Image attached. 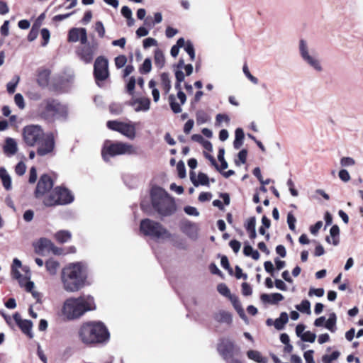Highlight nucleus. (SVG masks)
I'll list each match as a JSON object with an SVG mask.
<instances>
[{"mask_svg":"<svg viewBox=\"0 0 363 363\" xmlns=\"http://www.w3.org/2000/svg\"><path fill=\"white\" fill-rule=\"evenodd\" d=\"M179 229L190 240H196L199 238L200 228L198 223L187 219H183L179 223Z\"/></svg>","mask_w":363,"mask_h":363,"instance_id":"ddd939ff","label":"nucleus"},{"mask_svg":"<svg viewBox=\"0 0 363 363\" xmlns=\"http://www.w3.org/2000/svg\"><path fill=\"white\" fill-rule=\"evenodd\" d=\"M151 199L154 208L163 216H170L176 211L174 199L160 187L155 186L152 189Z\"/></svg>","mask_w":363,"mask_h":363,"instance_id":"20e7f679","label":"nucleus"},{"mask_svg":"<svg viewBox=\"0 0 363 363\" xmlns=\"http://www.w3.org/2000/svg\"><path fill=\"white\" fill-rule=\"evenodd\" d=\"M324 289L323 288H319V289H314V288H311L310 289L309 291H308V295L310 296H316L318 297H321L324 295Z\"/></svg>","mask_w":363,"mask_h":363,"instance_id":"69168bd1","label":"nucleus"},{"mask_svg":"<svg viewBox=\"0 0 363 363\" xmlns=\"http://www.w3.org/2000/svg\"><path fill=\"white\" fill-rule=\"evenodd\" d=\"M339 234L340 229L337 225H334L330 230V237L326 238V241L328 243H333V245H337L339 243Z\"/></svg>","mask_w":363,"mask_h":363,"instance_id":"393cba45","label":"nucleus"},{"mask_svg":"<svg viewBox=\"0 0 363 363\" xmlns=\"http://www.w3.org/2000/svg\"><path fill=\"white\" fill-rule=\"evenodd\" d=\"M50 72L48 69L42 70L38 76V83L41 86H46L49 83Z\"/></svg>","mask_w":363,"mask_h":363,"instance_id":"cd10ccee","label":"nucleus"},{"mask_svg":"<svg viewBox=\"0 0 363 363\" xmlns=\"http://www.w3.org/2000/svg\"><path fill=\"white\" fill-rule=\"evenodd\" d=\"M340 165L344 167H352L355 164V160L350 157H343L340 159Z\"/></svg>","mask_w":363,"mask_h":363,"instance_id":"de8ad7c7","label":"nucleus"},{"mask_svg":"<svg viewBox=\"0 0 363 363\" xmlns=\"http://www.w3.org/2000/svg\"><path fill=\"white\" fill-rule=\"evenodd\" d=\"M339 356L340 352L337 351H335L330 355H324L322 358V361L323 363H332V362L336 360L339 357Z\"/></svg>","mask_w":363,"mask_h":363,"instance_id":"49530a36","label":"nucleus"},{"mask_svg":"<svg viewBox=\"0 0 363 363\" xmlns=\"http://www.w3.org/2000/svg\"><path fill=\"white\" fill-rule=\"evenodd\" d=\"M71 237V233L68 230H60L55 234V238L60 243L67 242Z\"/></svg>","mask_w":363,"mask_h":363,"instance_id":"c756f323","label":"nucleus"},{"mask_svg":"<svg viewBox=\"0 0 363 363\" xmlns=\"http://www.w3.org/2000/svg\"><path fill=\"white\" fill-rule=\"evenodd\" d=\"M175 88H176V89L178 90V93H177L178 99L179 100V101L181 102L182 104H184V103L186 102V97L185 94L182 91L181 82H177V83L175 84Z\"/></svg>","mask_w":363,"mask_h":363,"instance_id":"3c124183","label":"nucleus"},{"mask_svg":"<svg viewBox=\"0 0 363 363\" xmlns=\"http://www.w3.org/2000/svg\"><path fill=\"white\" fill-rule=\"evenodd\" d=\"M68 40L69 42H77L80 40L82 45L87 43V34L86 30L84 28H72L68 35Z\"/></svg>","mask_w":363,"mask_h":363,"instance_id":"a211bd4d","label":"nucleus"},{"mask_svg":"<svg viewBox=\"0 0 363 363\" xmlns=\"http://www.w3.org/2000/svg\"><path fill=\"white\" fill-rule=\"evenodd\" d=\"M284 296L279 293L272 294L270 304H277L279 301H283Z\"/></svg>","mask_w":363,"mask_h":363,"instance_id":"052dcab7","label":"nucleus"},{"mask_svg":"<svg viewBox=\"0 0 363 363\" xmlns=\"http://www.w3.org/2000/svg\"><path fill=\"white\" fill-rule=\"evenodd\" d=\"M185 51L189 54L190 56L191 60L193 61L195 59V51L194 48L191 42L187 41L185 46H184Z\"/></svg>","mask_w":363,"mask_h":363,"instance_id":"8fccbe9b","label":"nucleus"},{"mask_svg":"<svg viewBox=\"0 0 363 363\" xmlns=\"http://www.w3.org/2000/svg\"><path fill=\"white\" fill-rule=\"evenodd\" d=\"M87 269L82 262L70 263L65 267L61 273L63 289L67 292H77L85 286Z\"/></svg>","mask_w":363,"mask_h":363,"instance_id":"f03ea898","label":"nucleus"},{"mask_svg":"<svg viewBox=\"0 0 363 363\" xmlns=\"http://www.w3.org/2000/svg\"><path fill=\"white\" fill-rule=\"evenodd\" d=\"M140 230L144 235L156 240H167L172 237L171 233L160 223L149 218L140 221Z\"/></svg>","mask_w":363,"mask_h":363,"instance_id":"0eeeda50","label":"nucleus"},{"mask_svg":"<svg viewBox=\"0 0 363 363\" xmlns=\"http://www.w3.org/2000/svg\"><path fill=\"white\" fill-rule=\"evenodd\" d=\"M148 86L152 89V95L155 102H157L160 100V92L159 90L155 87L156 82L154 80H150L148 83Z\"/></svg>","mask_w":363,"mask_h":363,"instance_id":"79ce46f5","label":"nucleus"},{"mask_svg":"<svg viewBox=\"0 0 363 363\" xmlns=\"http://www.w3.org/2000/svg\"><path fill=\"white\" fill-rule=\"evenodd\" d=\"M247 355L249 359L254 360L258 363H265L266 359L262 357L259 352L256 350H249L247 352Z\"/></svg>","mask_w":363,"mask_h":363,"instance_id":"2f4dec72","label":"nucleus"},{"mask_svg":"<svg viewBox=\"0 0 363 363\" xmlns=\"http://www.w3.org/2000/svg\"><path fill=\"white\" fill-rule=\"evenodd\" d=\"M96 308L94 298L90 295H82L79 297H71L63 303L62 313L69 320L81 318L86 312Z\"/></svg>","mask_w":363,"mask_h":363,"instance_id":"7ed1b4c3","label":"nucleus"},{"mask_svg":"<svg viewBox=\"0 0 363 363\" xmlns=\"http://www.w3.org/2000/svg\"><path fill=\"white\" fill-rule=\"evenodd\" d=\"M138 153L136 147L133 145L123 143H112L110 140L105 141L101 151V155L105 161H108L110 157L121 155H136Z\"/></svg>","mask_w":363,"mask_h":363,"instance_id":"39448f33","label":"nucleus"},{"mask_svg":"<svg viewBox=\"0 0 363 363\" xmlns=\"http://www.w3.org/2000/svg\"><path fill=\"white\" fill-rule=\"evenodd\" d=\"M60 264L54 259H49L45 263L47 271L51 274L55 275L59 268Z\"/></svg>","mask_w":363,"mask_h":363,"instance_id":"7c9ffc66","label":"nucleus"},{"mask_svg":"<svg viewBox=\"0 0 363 363\" xmlns=\"http://www.w3.org/2000/svg\"><path fill=\"white\" fill-rule=\"evenodd\" d=\"M190 179L195 186H198L199 185H208V176L206 174L202 173V172H200L196 177L195 172H190Z\"/></svg>","mask_w":363,"mask_h":363,"instance_id":"5701e85b","label":"nucleus"},{"mask_svg":"<svg viewBox=\"0 0 363 363\" xmlns=\"http://www.w3.org/2000/svg\"><path fill=\"white\" fill-rule=\"evenodd\" d=\"M74 201V196L66 188L56 187L50 194L44 198L43 203L46 206L55 205H65L72 203Z\"/></svg>","mask_w":363,"mask_h":363,"instance_id":"1a4fd4ad","label":"nucleus"},{"mask_svg":"<svg viewBox=\"0 0 363 363\" xmlns=\"http://www.w3.org/2000/svg\"><path fill=\"white\" fill-rule=\"evenodd\" d=\"M296 308L301 313H306L308 315L311 313V303L308 300H303L298 305L296 306Z\"/></svg>","mask_w":363,"mask_h":363,"instance_id":"4c0bfd02","label":"nucleus"},{"mask_svg":"<svg viewBox=\"0 0 363 363\" xmlns=\"http://www.w3.org/2000/svg\"><path fill=\"white\" fill-rule=\"evenodd\" d=\"M23 286L27 291L32 294L33 298H35L38 302L40 301L41 295L40 293L35 291H33L34 288V283L33 281H26Z\"/></svg>","mask_w":363,"mask_h":363,"instance_id":"e433bc0d","label":"nucleus"},{"mask_svg":"<svg viewBox=\"0 0 363 363\" xmlns=\"http://www.w3.org/2000/svg\"><path fill=\"white\" fill-rule=\"evenodd\" d=\"M11 272L13 277L18 281L21 286H23L26 282L28 281L26 277H23L17 268H12Z\"/></svg>","mask_w":363,"mask_h":363,"instance_id":"a19ab883","label":"nucleus"},{"mask_svg":"<svg viewBox=\"0 0 363 363\" xmlns=\"http://www.w3.org/2000/svg\"><path fill=\"white\" fill-rule=\"evenodd\" d=\"M14 101H15V104H16V106L20 109H23L25 108V101H24V99H23V96H22V94H21L19 93L16 94L14 96Z\"/></svg>","mask_w":363,"mask_h":363,"instance_id":"5fc2aeb1","label":"nucleus"},{"mask_svg":"<svg viewBox=\"0 0 363 363\" xmlns=\"http://www.w3.org/2000/svg\"><path fill=\"white\" fill-rule=\"evenodd\" d=\"M77 337L83 345L91 347L107 344L110 340V333L103 322L91 320L80 325Z\"/></svg>","mask_w":363,"mask_h":363,"instance_id":"f257e3e1","label":"nucleus"},{"mask_svg":"<svg viewBox=\"0 0 363 363\" xmlns=\"http://www.w3.org/2000/svg\"><path fill=\"white\" fill-rule=\"evenodd\" d=\"M41 35L43 39V42L42 43V46L45 47L49 43V40L50 38V31L47 28H43L41 30Z\"/></svg>","mask_w":363,"mask_h":363,"instance_id":"bf43d9fd","label":"nucleus"},{"mask_svg":"<svg viewBox=\"0 0 363 363\" xmlns=\"http://www.w3.org/2000/svg\"><path fill=\"white\" fill-rule=\"evenodd\" d=\"M38 113L45 119L53 117L65 118L68 114V108L66 105L62 104L55 99H48L40 104Z\"/></svg>","mask_w":363,"mask_h":363,"instance_id":"423d86ee","label":"nucleus"},{"mask_svg":"<svg viewBox=\"0 0 363 363\" xmlns=\"http://www.w3.org/2000/svg\"><path fill=\"white\" fill-rule=\"evenodd\" d=\"M135 82H136V81H135V77H131L129 79L128 82L127 83V85H126L127 91L130 94H133V93L135 86Z\"/></svg>","mask_w":363,"mask_h":363,"instance_id":"e2e57ef3","label":"nucleus"},{"mask_svg":"<svg viewBox=\"0 0 363 363\" xmlns=\"http://www.w3.org/2000/svg\"><path fill=\"white\" fill-rule=\"evenodd\" d=\"M131 105L136 112L147 111L150 109V100L146 97L137 98L132 101Z\"/></svg>","mask_w":363,"mask_h":363,"instance_id":"412c9836","label":"nucleus"},{"mask_svg":"<svg viewBox=\"0 0 363 363\" xmlns=\"http://www.w3.org/2000/svg\"><path fill=\"white\" fill-rule=\"evenodd\" d=\"M296 223V219L294 216L291 213H289L287 215V223L289 228L291 230L294 231L296 229L295 224Z\"/></svg>","mask_w":363,"mask_h":363,"instance_id":"4d7b16f0","label":"nucleus"},{"mask_svg":"<svg viewBox=\"0 0 363 363\" xmlns=\"http://www.w3.org/2000/svg\"><path fill=\"white\" fill-rule=\"evenodd\" d=\"M184 211L186 214H188L189 216H199V212L194 206H187L184 207Z\"/></svg>","mask_w":363,"mask_h":363,"instance_id":"0e129e2a","label":"nucleus"},{"mask_svg":"<svg viewBox=\"0 0 363 363\" xmlns=\"http://www.w3.org/2000/svg\"><path fill=\"white\" fill-rule=\"evenodd\" d=\"M298 52L303 62L316 72H322L323 67L318 52L311 49L306 40L301 39Z\"/></svg>","mask_w":363,"mask_h":363,"instance_id":"6e6552de","label":"nucleus"},{"mask_svg":"<svg viewBox=\"0 0 363 363\" xmlns=\"http://www.w3.org/2000/svg\"><path fill=\"white\" fill-rule=\"evenodd\" d=\"M243 253L245 256L252 257L255 260L259 258V253L258 251L255 250L250 245H245L243 249Z\"/></svg>","mask_w":363,"mask_h":363,"instance_id":"f704fd0d","label":"nucleus"},{"mask_svg":"<svg viewBox=\"0 0 363 363\" xmlns=\"http://www.w3.org/2000/svg\"><path fill=\"white\" fill-rule=\"evenodd\" d=\"M253 174L258 179V180L260 182V183L263 185H267L271 182L270 179H267L265 180V182H263V178L261 174V171L259 167H255L253 169Z\"/></svg>","mask_w":363,"mask_h":363,"instance_id":"603ef678","label":"nucleus"},{"mask_svg":"<svg viewBox=\"0 0 363 363\" xmlns=\"http://www.w3.org/2000/svg\"><path fill=\"white\" fill-rule=\"evenodd\" d=\"M161 82L165 94H167L171 89V81L168 74L162 73L161 74Z\"/></svg>","mask_w":363,"mask_h":363,"instance_id":"ea45409f","label":"nucleus"},{"mask_svg":"<svg viewBox=\"0 0 363 363\" xmlns=\"http://www.w3.org/2000/svg\"><path fill=\"white\" fill-rule=\"evenodd\" d=\"M4 152L7 155H15L18 151V145L16 140L11 138H7L5 140V145L3 147Z\"/></svg>","mask_w":363,"mask_h":363,"instance_id":"4be33fe9","label":"nucleus"},{"mask_svg":"<svg viewBox=\"0 0 363 363\" xmlns=\"http://www.w3.org/2000/svg\"><path fill=\"white\" fill-rule=\"evenodd\" d=\"M301 338L304 342H313L315 340L316 335L311 331H306L302 334Z\"/></svg>","mask_w":363,"mask_h":363,"instance_id":"09e8293b","label":"nucleus"},{"mask_svg":"<svg viewBox=\"0 0 363 363\" xmlns=\"http://www.w3.org/2000/svg\"><path fill=\"white\" fill-rule=\"evenodd\" d=\"M230 298L233 305V307L237 311V312L238 313L242 319H245V315L244 311L242 308V305H241V303L240 302L239 299L236 296H230Z\"/></svg>","mask_w":363,"mask_h":363,"instance_id":"72a5a7b5","label":"nucleus"},{"mask_svg":"<svg viewBox=\"0 0 363 363\" xmlns=\"http://www.w3.org/2000/svg\"><path fill=\"white\" fill-rule=\"evenodd\" d=\"M45 133L40 125H28L23 128V140L28 146L34 147L45 137Z\"/></svg>","mask_w":363,"mask_h":363,"instance_id":"9d476101","label":"nucleus"},{"mask_svg":"<svg viewBox=\"0 0 363 363\" xmlns=\"http://www.w3.org/2000/svg\"><path fill=\"white\" fill-rule=\"evenodd\" d=\"M313 350H308L304 352L303 357L306 360V363H315V361L313 359Z\"/></svg>","mask_w":363,"mask_h":363,"instance_id":"774afa93","label":"nucleus"},{"mask_svg":"<svg viewBox=\"0 0 363 363\" xmlns=\"http://www.w3.org/2000/svg\"><path fill=\"white\" fill-rule=\"evenodd\" d=\"M214 319L221 323L230 324L232 322L231 314L225 311H220L214 315Z\"/></svg>","mask_w":363,"mask_h":363,"instance_id":"a878e982","label":"nucleus"},{"mask_svg":"<svg viewBox=\"0 0 363 363\" xmlns=\"http://www.w3.org/2000/svg\"><path fill=\"white\" fill-rule=\"evenodd\" d=\"M196 123L198 125L206 123L210 120V116L203 110H199L196 113Z\"/></svg>","mask_w":363,"mask_h":363,"instance_id":"c9c22d12","label":"nucleus"},{"mask_svg":"<svg viewBox=\"0 0 363 363\" xmlns=\"http://www.w3.org/2000/svg\"><path fill=\"white\" fill-rule=\"evenodd\" d=\"M53 186V182L50 177L48 174H43L40 177L35 191L36 198H40L48 193Z\"/></svg>","mask_w":363,"mask_h":363,"instance_id":"dca6fc26","label":"nucleus"},{"mask_svg":"<svg viewBox=\"0 0 363 363\" xmlns=\"http://www.w3.org/2000/svg\"><path fill=\"white\" fill-rule=\"evenodd\" d=\"M36 145L38 146L37 154L40 156H45L52 153L55 146L53 134L52 133H45V137H43L42 140Z\"/></svg>","mask_w":363,"mask_h":363,"instance_id":"f8f14e48","label":"nucleus"},{"mask_svg":"<svg viewBox=\"0 0 363 363\" xmlns=\"http://www.w3.org/2000/svg\"><path fill=\"white\" fill-rule=\"evenodd\" d=\"M289 320V315L287 313L282 312L280 314V316L277 318L274 322V326L277 330H282L284 328V325L287 323Z\"/></svg>","mask_w":363,"mask_h":363,"instance_id":"bb28decb","label":"nucleus"},{"mask_svg":"<svg viewBox=\"0 0 363 363\" xmlns=\"http://www.w3.org/2000/svg\"><path fill=\"white\" fill-rule=\"evenodd\" d=\"M165 62L164 56L163 52L160 50H157L155 52V63L156 66L159 68H162Z\"/></svg>","mask_w":363,"mask_h":363,"instance_id":"58836bf2","label":"nucleus"},{"mask_svg":"<svg viewBox=\"0 0 363 363\" xmlns=\"http://www.w3.org/2000/svg\"><path fill=\"white\" fill-rule=\"evenodd\" d=\"M95 30L98 33L99 37L103 38L105 35V28L101 21H97L95 24Z\"/></svg>","mask_w":363,"mask_h":363,"instance_id":"680f3d73","label":"nucleus"},{"mask_svg":"<svg viewBox=\"0 0 363 363\" xmlns=\"http://www.w3.org/2000/svg\"><path fill=\"white\" fill-rule=\"evenodd\" d=\"M338 177L343 182H347L350 180L351 177L348 171L345 169H342L338 172Z\"/></svg>","mask_w":363,"mask_h":363,"instance_id":"6e6d98bb","label":"nucleus"},{"mask_svg":"<svg viewBox=\"0 0 363 363\" xmlns=\"http://www.w3.org/2000/svg\"><path fill=\"white\" fill-rule=\"evenodd\" d=\"M0 179L4 189L7 191L11 190L12 188L11 177L3 167H0Z\"/></svg>","mask_w":363,"mask_h":363,"instance_id":"b1692460","label":"nucleus"},{"mask_svg":"<svg viewBox=\"0 0 363 363\" xmlns=\"http://www.w3.org/2000/svg\"><path fill=\"white\" fill-rule=\"evenodd\" d=\"M169 101L171 109L174 113H179L182 112V109L181 108V105L182 104L177 102V98L174 95L172 94L169 96Z\"/></svg>","mask_w":363,"mask_h":363,"instance_id":"473e14b6","label":"nucleus"},{"mask_svg":"<svg viewBox=\"0 0 363 363\" xmlns=\"http://www.w3.org/2000/svg\"><path fill=\"white\" fill-rule=\"evenodd\" d=\"M337 316L335 313L329 315L328 320H325V327L332 333L336 330Z\"/></svg>","mask_w":363,"mask_h":363,"instance_id":"c85d7f7f","label":"nucleus"},{"mask_svg":"<svg viewBox=\"0 0 363 363\" xmlns=\"http://www.w3.org/2000/svg\"><path fill=\"white\" fill-rule=\"evenodd\" d=\"M26 171V165L23 162H19L15 167V172L18 176H23Z\"/></svg>","mask_w":363,"mask_h":363,"instance_id":"864d4df0","label":"nucleus"},{"mask_svg":"<svg viewBox=\"0 0 363 363\" xmlns=\"http://www.w3.org/2000/svg\"><path fill=\"white\" fill-rule=\"evenodd\" d=\"M108 62L106 58L103 57L96 58L94 66V73L96 81H104L108 77Z\"/></svg>","mask_w":363,"mask_h":363,"instance_id":"4468645a","label":"nucleus"},{"mask_svg":"<svg viewBox=\"0 0 363 363\" xmlns=\"http://www.w3.org/2000/svg\"><path fill=\"white\" fill-rule=\"evenodd\" d=\"M217 350L224 359H232L235 350L234 342L228 338H222L218 344Z\"/></svg>","mask_w":363,"mask_h":363,"instance_id":"2eb2a0df","label":"nucleus"},{"mask_svg":"<svg viewBox=\"0 0 363 363\" xmlns=\"http://www.w3.org/2000/svg\"><path fill=\"white\" fill-rule=\"evenodd\" d=\"M35 251L38 254L43 255L50 251H54L55 246L49 239L42 238L33 244Z\"/></svg>","mask_w":363,"mask_h":363,"instance_id":"6ab92c4d","label":"nucleus"},{"mask_svg":"<svg viewBox=\"0 0 363 363\" xmlns=\"http://www.w3.org/2000/svg\"><path fill=\"white\" fill-rule=\"evenodd\" d=\"M127 62V58L125 55H119L115 58V65L117 68H122L125 66Z\"/></svg>","mask_w":363,"mask_h":363,"instance_id":"13d9d810","label":"nucleus"},{"mask_svg":"<svg viewBox=\"0 0 363 363\" xmlns=\"http://www.w3.org/2000/svg\"><path fill=\"white\" fill-rule=\"evenodd\" d=\"M152 69V62L149 58H147L144 60L142 66L140 68V72L142 74H147L151 71Z\"/></svg>","mask_w":363,"mask_h":363,"instance_id":"a18cd8bd","label":"nucleus"},{"mask_svg":"<svg viewBox=\"0 0 363 363\" xmlns=\"http://www.w3.org/2000/svg\"><path fill=\"white\" fill-rule=\"evenodd\" d=\"M95 49L94 45L85 44L77 50V53L83 62L89 63L93 60Z\"/></svg>","mask_w":363,"mask_h":363,"instance_id":"aec40b11","label":"nucleus"},{"mask_svg":"<svg viewBox=\"0 0 363 363\" xmlns=\"http://www.w3.org/2000/svg\"><path fill=\"white\" fill-rule=\"evenodd\" d=\"M13 319L16 324L20 328L21 331L30 338H33V334L32 332V322L28 320L22 319L21 315L18 313L13 314Z\"/></svg>","mask_w":363,"mask_h":363,"instance_id":"f3484780","label":"nucleus"},{"mask_svg":"<svg viewBox=\"0 0 363 363\" xmlns=\"http://www.w3.org/2000/svg\"><path fill=\"white\" fill-rule=\"evenodd\" d=\"M157 40L152 38H147L143 40V47L145 48H150L152 46H155V45H157Z\"/></svg>","mask_w":363,"mask_h":363,"instance_id":"338daca9","label":"nucleus"},{"mask_svg":"<svg viewBox=\"0 0 363 363\" xmlns=\"http://www.w3.org/2000/svg\"><path fill=\"white\" fill-rule=\"evenodd\" d=\"M39 25H37L36 23H35L31 30H30V33L28 35V40L30 41V42H32L34 40H35L38 35V33H39Z\"/></svg>","mask_w":363,"mask_h":363,"instance_id":"c03bdc74","label":"nucleus"},{"mask_svg":"<svg viewBox=\"0 0 363 363\" xmlns=\"http://www.w3.org/2000/svg\"><path fill=\"white\" fill-rule=\"evenodd\" d=\"M20 80L18 76H15L13 79L7 84V91L9 94H13L15 92L16 87Z\"/></svg>","mask_w":363,"mask_h":363,"instance_id":"37998d69","label":"nucleus"},{"mask_svg":"<svg viewBox=\"0 0 363 363\" xmlns=\"http://www.w3.org/2000/svg\"><path fill=\"white\" fill-rule=\"evenodd\" d=\"M107 127L114 131H117L130 140L135 138V123L131 121L123 122L119 121H108Z\"/></svg>","mask_w":363,"mask_h":363,"instance_id":"9b49d317","label":"nucleus"}]
</instances>
